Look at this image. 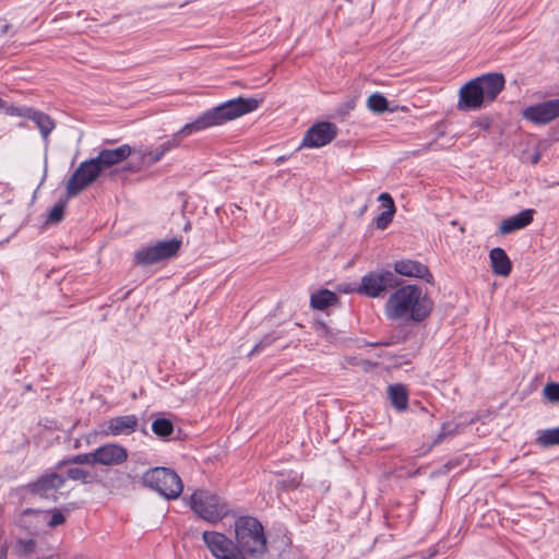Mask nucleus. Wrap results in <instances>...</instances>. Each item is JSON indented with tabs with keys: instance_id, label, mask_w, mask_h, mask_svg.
<instances>
[{
	"instance_id": "obj_45",
	"label": "nucleus",
	"mask_w": 559,
	"mask_h": 559,
	"mask_svg": "<svg viewBox=\"0 0 559 559\" xmlns=\"http://www.w3.org/2000/svg\"><path fill=\"white\" fill-rule=\"evenodd\" d=\"M354 360H355V358H350V359H348V362L353 365Z\"/></svg>"
},
{
	"instance_id": "obj_17",
	"label": "nucleus",
	"mask_w": 559,
	"mask_h": 559,
	"mask_svg": "<svg viewBox=\"0 0 559 559\" xmlns=\"http://www.w3.org/2000/svg\"><path fill=\"white\" fill-rule=\"evenodd\" d=\"M394 271L402 276L423 278L427 283L433 284V276L428 266L418 261L409 259L396 261Z\"/></svg>"
},
{
	"instance_id": "obj_20",
	"label": "nucleus",
	"mask_w": 559,
	"mask_h": 559,
	"mask_svg": "<svg viewBox=\"0 0 559 559\" xmlns=\"http://www.w3.org/2000/svg\"><path fill=\"white\" fill-rule=\"evenodd\" d=\"M534 213L533 209H526L503 219L499 227V234L504 236L525 228L533 222Z\"/></svg>"
},
{
	"instance_id": "obj_44",
	"label": "nucleus",
	"mask_w": 559,
	"mask_h": 559,
	"mask_svg": "<svg viewBox=\"0 0 559 559\" xmlns=\"http://www.w3.org/2000/svg\"><path fill=\"white\" fill-rule=\"evenodd\" d=\"M7 104L3 99L0 98V109L5 108Z\"/></svg>"
},
{
	"instance_id": "obj_15",
	"label": "nucleus",
	"mask_w": 559,
	"mask_h": 559,
	"mask_svg": "<svg viewBox=\"0 0 559 559\" xmlns=\"http://www.w3.org/2000/svg\"><path fill=\"white\" fill-rule=\"evenodd\" d=\"M95 463L100 465H120L128 460V451L118 443H107L94 451Z\"/></svg>"
},
{
	"instance_id": "obj_36",
	"label": "nucleus",
	"mask_w": 559,
	"mask_h": 559,
	"mask_svg": "<svg viewBox=\"0 0 559 559\" xmlns=\"http://www.w3.org/2000/svg\"><path fill=\"white\" fill-rule=\"evenodd\" d=\"M64 207H66V205L62 202L56 204L49 212L47 222L48 223L61 222L63 218V215H64Z\"/></svg>"
},
{
	"instance_id": "obj_29",
	"label": "nucleus",
	"mask_w": 559,
	"mask_h": 559,
	"mask_svg": "<svg viewBox=\"0 0 559 559\" xmlns=\"http://www.w3.org/2000/svg\"><path fill=\"white\" fill-rule=\"evenodd\" d=\"M368 108L377 114H382L388 109V99L379 93H374L368 97Z\"/></svg>"
},
{
	"instance_id": "obj_5",
	"label": "nucleus",
	"mask_w": 559,
	"mask_h": 559,
	"mask_svg": "<svg viewBox=\"0 0 559 559\" xmlns=\"http://www.w3.org/2000/svg\"><path fill=\"white\" fill-rule=\"evenodd\" d=\"M190 507L198 516L210 523H216L228 514L227 503L206 489H199L190 497Z\"/></svg>"
},
{
	"instance_id": "obj_8",
	"label": "nucleus",
	"mask_w": 559,
	"mask_h": 559,
	"mask_svg": "<svg viewBox=\"0 0 559 559\" xmlns=\"http://www.w3.org/2000/svg\"><path fill=\"white\" fill-rule=\"evenodd\" d=\"M397 285L399 282L392 272H371L361 278V283L355 292L371 298H377L386 289L396 287Z\"/></svg>"
},
{
	"instance_id": "obj_9",
	"label": "nucleus",
	"mask_w": 559,
	"mask_h": 559,
	"mask_svg": "<svg viewBox=\"0 0 559 559\" xmlns=\"http://www.w3.org/2000/svg\"><path fill=\"white\" fill-rule=\"evenodd\" d=\"M202 539L212 556L216 559H246V557L234 549V543L223 533L205 531Z\"/></svg>"
},
{
	"instance_id": "obj_13",
	"label": "nucleus",
	"mask_w": 559,
	"mask_h": 559,
	"mask_svg": "<svg viewBox=\"0 0 559 559\" xmlns=\"http://www.w3.org/2000/svg\"><path fill=\"white\" fill-rule=\"evenodd\" d=\"M64 483L66 479L62 475L58 473H48L27 484L25 489L32 495L47 498L51 492L61 488Z\"/></svg>"
},
{
	"instance_id": "obj_27",
	"label": "nucleus",
	"mask_w": 559,
	"mask_h": 559,
	"mask_svg": "<svg viewBox=\"0 0 559 559\" xmlns=\"http://www.w3.org/2000/svg\"><path fill=\"white\" fill-rule=\"evenodd\" d=\"M152 431L159 438H167L174 432V424L167 418H156L152 423Z\"/></svg>"
},
{
	"instance_id": "obj_31",
	"label": "nucleus",
	"mask_w": 559,
	"mask_h": 559,
	"mask_svg": "<svg viewBox=\"0 0 559 559\" xmlns=\"http://www.w3.org/2000/svg\"><path fill=\"white\" fill-rule=\"evenodd\" d=\"M67 475L72 480H80L83 484H91L94 476L86 469L80 467H72L67 471Z\"/></svg>"
},
{
	"instance_id": "obj_39",
	"label": "nucleus",
	"mask_w": 559,
	"mask_h": 559,
	"mask_svg": "<svg viewBox=\"0 0 559 559\" xmlns=\"http://www.w3.org/2000/svg\"><path fill=\"white\" fill-rule=\"evenodd\" d=\"M378 200L383 202L388 209H395L394 201L389 193H386V192L381 193L379 195Z\"/></svg>"
},
{
	"instance_id": "obj_1",
	"label": "nucleus",
	"mask_w": 559,
	"mask_h": 559,
	"mask_svg": "<svg viewBox=\"0 0 559 559\" xmlns=\"http://www.w3.org/2000/svg\"><path fill=\"white\" fill-rule=\"evenodd\" d=\"M258 107L259 100L253 97H237L205 110L192 122L185 124L178 132L173 134L156 148L140 147L136 150L139 162L130 164L124 169L136 173L143 167H150L158 163L168 151L178 147L182 138L210 128L223 126L243 115L254 111Z\"/></svg>"
},
{
	"instance_id": "obj_23",
	"label": "nucleus",
	"mask_w": 559,
	"mask_h": 559,
	"mask_svg": "<svg viewBox=\"0 0 559 559\" xmlns=\"http://www.w3.org/2000/svg\"><path fill=\"white\" fill-rule=\"evenodd\" d=\"M338 297L329 289H321L311 295L310 305L314 309L324 310L325 308L337 304Z\"/></svg>"
},
{
	"instance_id": "obj_24",
	"label": "nucleus",
	"mask_w": 559,
	"mask_h": 559,
	"mask_svg": "<svg viewBox=\"0 0 559 559\" xmlns=\"http://www.w3.org/2000/svg\"><path fill=\"white\" fill-rule=\"evenodd\" d=\"M28 119L36 123L44 139L49 136L56 126L53 120L47 114L34 109L31 110Z\"/></svg>"
},
{
	"instance_id": "obj_35",
	"label": "nucleus",
	"mask_w": 559,
	"mask_h": 559,
	"mask_svg": "<svg viewBox=\"0 0 559 559\" xmlns=\"http://www.w3.org/2000/svg\"><path fill=\"white\" fill-rule=\"evenodd\" d=\"M49 516L46 522V525L49 527H57L59 525H62L66 522V516L63 513L58 509L48 510Z\"/></svg>"
},
{
	"instance_id": "obj_37",
	"label": "nucleus",
	"mask_w": 559,
	"mask_h": 559,
	"mask_svg": "<svg viewBox=\"0 0 559 559\" xmlns=\"http://www.w3.org/2000/svg\"><path fill=\"white\" fill-rule=\"evenodd\" d=\"M277 338V336L273 335V334H269V335H265L254 347L253 349L251 350L250 353V356L251 355H254L257 353H260L262 349H264L265 347L270 346L275 340Z\"/></svg>"
},
{
	"instance_id": "obj_6",
	"label": "nucleus",
	"mask_w": 559,
	"mask_h": 559,
	"mask_svg": "<svg viewBox=\"0 0 559 559\" xmlns=\"http://www.w3.org/2000/svg\"><path fill=\"white\" fill-rule=\"evenodd\" d=\"M103 173L94 158L82 162L69 178L66 187L67 197L73 198L94 183Z\"/></svg>"
},
{
	"instance_id": "obj_4",
	"label": "nucleus",
	"mask_w": 559,
	"mask_h": 559,
	"mask_svg": "<svg viewBox=\"0 0 559 559\" xmlns=\"http://www.w3.org/2000/svg\"><path fill=\"white\" fill-rule=\"evenodd\" d=\"M142 483L166 499L178 498L183 489L179 475L168 467L150 468L143 474Z\"/></svg>"
},
{
	"instance_id": "obj_42",
	"label": "nucleus",
	"mask_w": 559,
	"mask_h": 559,
	"mask_svg": "<svg viewBox=\"0 0 559 559\" xmlns=\"http://www.w3.org/2000/svg\"><path fill=\"white\" fill-rule=\"evenodd\" d=\"M319 330L321 333H324L325 335H329V328L325 323L319 322L318 323Z\"/></svg>"
},
{
	"instance_id": "obj_21",
	"label": "nucleus",
	"mask_w": 559,
	"mask_h": 559,
	"mask_svg": "<svg viewBox=\"0 0 559 559\" xmlns=\"http://www.w3.org/2000/svg\"><path fill=\"white\" fill-rule=\"evenodd\" d=\"M491 271L497 276L508 277L512 271V262L502 248H493L489 251Z\"/></svg>"
},
{
	"instance_id": "obj_18",
	"label": "nucleus",
	"mask_w": 559,
	"mask_h": 559,
	"mask_svg": "<svg viewBox=\"0 0 559 559\" xmlns=\"http://www.w3.org/2000/svg\"><path fill=\"white\" fill-rule=\"evenodd\" d=\"M478 81V86L481 87L483 96L486 102L491 103L504 88L506 80L501 73H488L475 78Z\"/></svg>"
},
{
	"instance_id": "obj_2",
	"label": "nucleus",
	"mask_w": 559,
	"mask_h": 559,
	"mask_svg": "<svg viewBox=\"0 0 559 559\" xmlns=\"http://www.w3.org/2000/svg\"><path fill=\"white\" fill-rule=\"evenodd\" d=\"M433 304L417 285L397 288L385 304L386 317L391 320L424 321L431 312Z\"/></svg>"
},
{
	"instance_id": "obj_14",
	"label": "nucleus",
	"mask_w": 559,
	"mask_h": 559,
	"mask_svg": "<svg viewBox=\"0 0 559 559\" xmlns=\"http://www.w3.org/2000/svg\"><path fill=\"white\" fill-rule=\"evenodd\" d=\"M131 155H136V148L129 144H122L115 148H103L94 157L102 170L119 165Z\"/></svg>"
},
{
	"instance_id": "obj_38",
	"label": "nucleus",
	"mask_w": 559,
	"mask_h": 559,
	"mask_svg": "<svg viewBox=\"0 0 559 559\" xmlns=\"http://www.w3.org/2000/svg\"><path fill=\"white\" fill-rule=\"evenodd\" d=\"M31 110H32V108H28V107H14V106H11V107L7 108V112L9 115L20 116V117H25V118H28V116L31 114Z\"/></svg>"
},
{
	"instance_id": "obj_30",
	"label": "nucleus",
	"mask_w": 559,
	"mask_h": 559,
	"mask_svg": "<svg viewBox=\"0 0 559 559\" xmlns=\"http://www.w3.org/2000/svg\"><path fill=\"white\" fill-rule=\"evenodd\" d=\"M68 464H96L94 451L91 453L73 455L66 460H62L61 462L58 463L57 467L61 468L62 466Z\"/></svg>"
},
{
	"instance_id": "obj_7",
	"label": "nucleus",
	"mask_w": 559,
	"mask_h": 559,
	"mask_svg": "<svg viewBox=\"0 0 559 559\" xmlns=\"http://www.w3.org/2000/svg\"><path fill=\"white\" fill-rule=\"evenodd\" d=\"M180 239L158 241L154 246L142 248L135 252V262L150 265L176 255L181 247Z\"/></svg>"
},
{
	"instance_id": "obj_3",
	"label": "nucleus",
	"mask_w": 559,
	"mask_h": 559,
	"mask_svg": "<svg viewBox=\"0 0 559 559\" xmlns=\"http://www.w3.org/2000/svg\"><path fill=\"white\" fill-rule=\"evenodd\" d=\"M234 526L237 552L260 559L267 550L261 522L253 516L243 515L236 519Z\"/></svg>"
},
{
	"instance_id": "obj_11",
	"label": "nucleus",
	"mask_w": 559,
	"mask_h": 559,
	"mask_svg": "<svg viewBox=\"0 0 559 559\" xmlns=\"http://www.w3.org/2000/svg\"><path fill=\"white\" fill-rule=\"evenodd\" d=\"M523 117L535 123L545 124L559 117V98L549 99L523 110Z\"/></svg>"
},
{
	"instance_id": "obj_33",
	"label": "nucleus",
	"mask_w": 559,
	"mask_h": 559,
	"mask_svg": "<svg viewBox=\"0 0 559 559\" xmlns=\"http://www.w3.org/2000/svg\"><path fill=\"white\" fill-rule=\"evenodd\" d=\"M394 213L395 209H386L380 213L374 221L376 227L380 230H384L392 222Z\"/></svg>"
},
{
	"instance_id": "obj_34",
	"label": "nucleus",
	"mask_w": 559,
	"mask_h": 559,
	"mask_svg": "<svg viewBox=\"0 0 559 559\" xmlns=\"http://www.w3.org/2000/svg\"><path fill=\"white\" fill-rule=\"evenodd\" d=\"M543 394L550 403H559V383H547L543 389Z\"/></svg>"
},
{
	"instance_id": "obj_32",
	"label": "nucleus",
	"mask_w": 559,
	"mask_h": 559,
	"mask_svg": "<svg viewBox=\"0 0 559 559\" xmlns=\"http://www.w3.org/2000/svg\"><path fill=\"white\" fill-rule=\"evenodd\" d=\"M300 484V478L297 475H287L277 479L276 487L278 490H293Z\"/></svg>"
},
{
	"instance_id": "obj_12",
	"label": "nucleus",
	"mask_w": 559,
	"mask_h": 559,
	"mask_svg": "<svg viewBox=\"0 0 559 559\" xmlns=\"http://www.w3.org/2000/svg\"><path fill=\"white\" fill-rule=\"evenodd\" d=\"M478 81L473 79L460 88L457 102L460 110H477L483 107L486 100L483 96L484 91L478 86Z\"/></svg>"
},
{
	"instance_id": "obj_26",
	"label": "nucleus",
	"mask_w": 559,
	"mask_h": 559,
	"mask_svg": "<svg viewBox=\"0 0 559 559\" xmlns=\"http://www.w3.org/2000/svg\"><path fill=\"white\" fill-rule=\"evenodd\" d=\"M461 425L455 423H444L441 427L440 432L436 437V439L427 445L425 452L430 451L435 445L441 443L447 437L454 436L459 432Z\"/></svg>"
},
{
	"instance_id": "obj_43",
	"label": "nucleus",
	"mask_w": 559,
	"mask_h": 559,
	"mask_svg": "<svg viewBox=\"0 0 559 559\" xmlns=\"http://www.w3.org/2000/svg\"><path fill=\"white\" fill-rule=\"evenodd\" d=\"M397 342H399V341H384V342H380V343H374V344H372V345H373V346H378V345H385V346H388V345L395 344V343H397Z\"/></svg>"
},
{
	"instance_id": "obj_19",
	"label": "nucleus",
	"mask_w": 559,
	"mask_h": 559,
	"mask_svg": "<svg viewBox=\"0 0 559 559\" xmlns=\"http://www.w3.org/2000/svg\"><path fill=\"white\" fill-rule=\"evenodd\" d=\"M48 516L49 511L26 509L20 515V526L31 534H36L43 526L46 525Z\"/></svg>"
},
{
	"instance_id": "obj_25",
	"label": "nucleus",
	"mask_w": 559,
	"mask_h": 559,
	"mask_svg": "<svg viewBox=\"0 0 559 559\" xmlns=\"http://www.w3.org/2000/svg\"><path fill=\"white\" fill-rule=\"evenodd\" d=\"M536 443L544 448L558 445L559 427L539 431L538 437L536 438Z\"/></svg>"
},
{
	"instance_id": "obj_16",
	"label": "nucleus",
	"mask_w": 559,
	"mask_h": 559,
	"mask_svg": "<svg viewBox=\"0 0 559 559\" xmlns=\"http://www.w3.org/2000/svg\"><path fill=\"white\" fill-rule=\"evenodd\" d=\"M104 433L106 436H129L136 431L139 427V418L135 415H123L112 417L106 421Z\"/></svg>"
},
{
	"instance_id": "obj_10",
	"label": "nucleus",
	"mask_w": 559,
	"mask_h": 559,
	"mask_svg": "<svg viewBox=\"0 0 559 559\" xmlns=\"http://www.w3.org/2000/svg\"><path fill=\"white\" fill-rule=\"evenodd\" d=\"M337 135L336 124L322 121L313 124L306 132L301 146L321 147L331 143Z\"/></svg>"
},
{
	"instance_id": "obj_41",
	"label": "nucleus",
	"mask_w": 559,
	"mask_h": 559,
	"mask_svg": "<svg viewBox=\"0 0 559 559\" xmlns=\"http://www.w3.org/2000/svg\"><path fill=\"white\" fill-rule=\"evenodd\" d=\"M540 156H542L540 152L536 151V152L532 155V157H531V163H532L533 165H536V164L539 162Z\"/></svg>"
},
{
	"instance_id": "obj_28",
	"label": "nucleus",
	"mask_w": 559,
	"mask_h": 559,
	"mask_svg": "<svg viewBox=\"0 0 559 559\" xmlns=\"http://www.w3.org/2000/svg\"><path fill=\"white\" fill-rule=\"evenodd\" d=\"M35 549H36V542L32 538H27V539L20 538L16 540V543L14 545V552L19 557H28L35 552Z\"/></svg>"
},
{
	"instance_id": "obj_22",
	"label": "nucleus",
	"mask_w": 559,
	"mask_h": 559,
	"mask_svg": "<svg viewBox=\"0 0 559 559\" xmlns=\"http://www.w3.org/2000/svg\"><path fill=\"white\" fill-rule=\"evenodd\" d=\"M389 399L397 411H405L408 406V392L403 384H392L388 388Z\"/></svg>"
},
{
	"instance_id": "obj_40",
	"label": "nucleus",
	"mask_w": 559,
	"mask_h": 559,
	"mask_svg": "<svg viewBox=\"0 0 559 559\" xmlns=\"http://www.w3.org/2000/svg\"><path fill=\"white\" fill-rule=\"evenodd\" d=\"M8 545L7 543H0V559H7Z\"/></svg>"
}]
</instances>
